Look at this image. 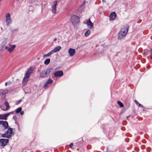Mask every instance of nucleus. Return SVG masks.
<instances>
[{"label":"nucleus","instance_id":"ea45409f","mask_svg":"<svg viewBox=\"0 0 152 152\" xmlns=\"http://www.w3.org/2000/svg\"><path fill=\"white\" fill-rule=\"evenodd\" d=\"M144 55H146V53H143Z\"/></svg>","mask_w":152,"mask_h":152},{"label":"nucleus","instance_id":"6ab92c4d","mask_svg":"<svg viewBox=\"0 0 152 152\" xmlns=\"http://www.w3.org/2000/svg\"><path fill=\"white\" fill-rule=\"evenodd\" d=\"M1 92L0 95L2 94H5L8 93V90L7 89H5L4 90H0Z\"/></svg>","mask_w":152,"mask_h":152},{"label":"nucleus","instance_id":"bb28decb","mask_svg":"<svg viewBox=\"0 0 152 152\" xmlns=\"http://www.w3.org/2000/svg\"><path fill=\"white\" fill-rule=\"evenodd\" d=\"M117 103L118 104H123L120 101H118L117 102Z\"/></svg>","mask_w":152,"mask_h":152},{"label":"nucleus","instance_id":"4be33fe9","mask_svg":"<svg viewBox=\"0 0 152 152\" xmlns=\"http://www.w3.org/2000/svg\"><path fill=\"white\" fill-rule=\"evenodd\" d=\"M90 31L89 30H87L85 33V36L86 37H88L90 34Z\"/></svg>","mask_w":152,"mask_h":152},{"label":"nucleus","instance_id":"39448f33","mask_svg":"<svg viewBox=\"0 0 152 152\" xmlns=\"http://www.w3.org/2000/svg\"><path fill=\"white\" fill-rule=\"evenodd\" d=\"M6 25L9 26L12 23V21L11 18V15L10 13H7L6 15Z\"/></svg>","mask_w":152,"mask_h":152},{"label":"nucleus","instance_id":"5701e85b","mask_svg":"<svg viewBox=\"0 0 152 152\" xmlns=\"http://www.w3.org/2000/svg\"><path fill=\"white\" fill-rule=\"evenodd\" d=\"M6 43H7L6 40H4L2 42L1 45L3 46H4L6 45Z\"/></svg>","mask_w":152,"mask_h":152},{"label":"nucleus","instance_id":"a211bd4d","mask_svg":"<svg viewBox=\"0 0 152 152\" xmlns=\"http://www.w3.org/2000/svg\"><path fill=\"white\" fill-rule=\"evenodd\" d=\"M53 53L52 51H50L47 54H44L43 55V57L44 58L46 57H48L50 56L51 55L53 54Z\"/></svg>","mask_w":152,"mask_h":152},{"label":"nucleus","instance_id":"e433bc0d","mask_svg":"<svg viewBox=\"0 0 152 152\" xmlns=\"http://www.w3.org/2000/svg\"><path fill=\"white\" fill-rule=\"evenodd\" d=\"M120 105V107H124V105Z\"/></svg>","mask_w":152,"mask_h":152},{"label":"nucleus","instance_id":"a878e982","mask_svg":"<svg viewBox=\"0 0 152 152\" xmlns=\"http://www.w3.org/2000/svg\"><path fill=\"white\" fill-rule=\"evenodd\" d=\"M48 84V83H47L46 82L45 83V85H44V88H46L47 87Z\"/></svg>","mask_w":152,"mask_h":152},{"label":"nucleus","instance_id":"c9c22d12","mask_svg":"<svg viewBox=\"0 0 152 152\" xmlns=\"http://www.w3.org/2000/svg\"><path fill=\"white\" fill-rule=\"evenodd\" d=\"M7 83H8V84H10L11 83V82H8Z\"/></svg>","mask_w":152,"mask_h":152},{"label":"nucleus","instance_id":"f8f14e48","mask_svg":"<svg viewBox=\"0 0 152 152\" xmlns=\"http://www.w3.org/2000/svg\"><path fill=\"white\" fill-rule=\"evenodd\" d=\"M75 49L72 48H70L68 50V53H69V56H73L75 53Z\"/></svg>","mask_w":152,"mask_h":152},{"label":"nucleus","instance_id":"393cba45","mask_svg":"<svg viewBox=\"0 0 152 152\" xmlns=\"http://www.w3.org/2000/svg\"><path fill=\"white\" fill-rule=\"evenodd\" d=\"M53 82V80L51 79H49L47 82V83L48 84L51 83Z\"/></svg>","mask_w":152,"mask_h":152},{"label":"nucleus","instance_id":"0eeeda50","mask_svg":"<svg viewBox=\"0 0 152 152\" xmlns=\"http://www.w3.org/2000/svg\"><path fill=\"white\" fill-rule=\"evenodd\" d=\"M14 112L12 111L4 114H0V120H6L7 119L8 116L11 114H14Z\"/></svg>","mask_w":152,"mask_h":152},{"label":"nucleus","instance_id":"20e7f679","mask_svg":"<svg viewBox=\"0 0 152 152\" xmlns=\"http://www.w3.org/2000/svg\"><path fill=\"white\" fill-rule=\"evenodd\" d=\"M12 133V129L11 128H10L8 129L6 132L4 134H2V136L4 137L10 138L11 137Z\"/></svg>","mask_w":152,"mask_h":152},{"label":"nucleus","instance_id":"c85d7f7f","mask_svg":"<svg viewBox=\"0 0 152 152\" xmlns=\"http://www.w3.org/2000/svg\"><path fill=\"white\" fill-rule=\"evenodd\" d=\"M20 114L21 115H23L24 114V112L23 111H21L20 112Z\"/></svg>","mask_w":152,"mask_h":152},{"label":"nucleus","instance_id":"dca6fc26","mask_svg":"<svg viewBox=\"0 0 152 152\" xmlns=\"http://www.w3.org/2000/svg\"><path fill=\"white\" fill-rule=\"evenodd\" d=\"M116 17V14L115 12H113L110 14V20H114Z\"/></svg>","mask_w":152,"mask_h":152},{"label":"nucleus","instance_id":"58836bf2","mask_svg":"<svg viewBox=\"0 0 152 152\" xmlns=\"http://www.w3.org/2000/svg\"><path fill=\"white\" fill-rule=\"evenodd\" d=\"M102 1L103 2H105V0H102Z\"/></svg>","mask_w":152,"mask_h":152},{"label":"nucleus","instance_id":"aec40b11","mask_svg":"<svg viewBox=\"0 0 152 152\" xmlns=\"http://www.w3.org/2000/svg\"><path fill=\"white\" fill-rule=\"evenodd\" d=\"M50 62V58H48L45 60L44 61V63L45 65H47Z\"/></svg>","mask_w":152,"mask_h":152},{"label":"nucleus","instance_id":"37998d69","mask_svg":"<svg viewBox=\"0 0 152 152\" xmlns=\"http://www.w3.org/2000/svg\"><path fill=\"white\" fill-rule=\"evenodd\" d=\"M39 59V58H37V59Z\"/></svg>","mask_w":152,"mask_h":152},{"label":"nucleus","instance_id":"f704fd0d","mask_svg":"<svg viewBox=\"0 0 152 152\" xmlns=\"http://www.w3.org/2000/svg\"><path fill=\"white\" fill-rule=\"evenodd\" d=\"M129 115L128 116H127L126 117V118L127 119H128V118H129Z\"/></svg>","mask_w":152,"mask_h":152},{"label":"nucleus","instance_id":"1a4fd4ad","mask_svg":"<svg viewBox=\"0 0 152 152\" xmlns=\"http://www.w3.org/2000/svg\"><path fill=\"white\" fill-rule=\"evenodd\" d=\"M9 139H0V144L1 146H6L9 142Z\"/></svg>","mask_w":152,"mask_h":152},{"label":"nucleus","instance_id":"2f4dec72","mask_svg":"<svg viewBox=\"0 0 152 152\" xmlns=\"http://www.w3.org/2000/svg\"><path fill=\"white\" fill-rule=\"evenodd\" d=\"M4 104H8V103L7 101H5L4 102Z\"/></svg>","mask_w":152,"mask_h":152},{"label":"nucleus","instance_id":"f3484780","mask_svg":"<svg viewBox=\"0 0 152 152\" xmlns=\"http://www.w3.org/2000/svg\"><path fill=\"white\" fill-rule=\"evenodd\" d=\"M61 48L60 46H58L56 47L54 49L52 50L53 53H56L58 52Z\"/></svg>","mask_w":152,"mask_h":152},{"label":"nucleus","instance_id":"6e6552de","mask_svg":"<svg viewBox=\"0 0 152 152\" xmlns=\"http://www.w3.org/2000/svg\"><path fill=\"white\" fill-rule=\"evenodd\" d=\"M9 46L10 47L6 46L5 49L10 53H11L14 51L16 46L15 45H11L10 44H9Z\"/></svg>","mask_w":152,"mask_h":152},{"label":"nucleus","instance_id":"f257e3e1","mask_svg":"<svg viewBox=\"0 0 152 152\" xmlns=\"http://www.w3.org/2000/svg\"><path fill=\"white\" fill-rule=\"evenodd\" d=\"M34 69V67L31 66L28 69L25 74V76L23 78L22 80V83L23 85H25L26 84L31 74L33 72Z\"/></svg>","mask_w":152,"mask_h":152},{"label":"nucleus","instance_id":"b1692460","mask_svg":"<svg viewBox=\"0 0 152 152\" xmlns=\"http://www.w3.org/2000/svg\"><path fill=\"white\" fill-rule=\"evenodd\" d=\"M10 30L11 31L14 32V31H17V28L13 29L12 28H10Z\"/></svg>","mask_w":152,"mask_h":152},{"label":"nucleus","instance_id":"423d86ee","mask_svg":"<svg viewBox=\"0 0 152 152\" xmlns=\"http://www.w3.org/2000/svg\"><path fill=\"white\" fill-rule=\"evenodd\" d=\"M51 71V69L45 70L43 71L40 74V76L42 77H45L47 76V75Z\"/></svg>","mask_w":152,"mask_h":152},{"label":"nucleus","instance_id":"c756f323","mask_svg":"<svg viewBox=\"0 0 152 152\" xmlns=\"http://www.w3.org/2000/svg\"><path fill=\"white\" fill-rule=\"evenodd\" d=\"M150 53L151 58L152 59V49L151 50Z\"/></svg>","mask_w":152,"mask_h":152},{"label":"nucleus","instance_id":"ddd939ff","mask_svg":"<svg viewBox=\"0 0 152 152\" xmlns=\"http://www.w3.org/2000/svg\"><path fill=\"white\" fill-rule=\"evenodd\" d=\"M0 125H2L4 129H7L8 127V124L7 121H0Z\"/></svg>","mask_w":152,"mask_h":152},{"label":"nucleus","instance_id":"9b49d317","mask_svg":"<svg viewBox=\"0 0 152 152\" xmlns=\"http://www.w3.org/2000/svg\"><path fill=\"white\" fill-rule=\"evenodd\" d=\"M86 23L88 28L90 29H92L94 27L93 24L91 22L90 19L86 21Z\"/></svg>","mask_w":152,"mask_h":152},{"label":"nucleus","instance_id":"7c9ffc66","mask_svg":"<svg viewBox=\"0 0 152 152\" xmlns=\"http://www.w3.org/2000/svg\"><path fill=\"white\" fill-rule=\"evenodd\" d=\"M134 102H135V103L136 104H139L138 102H137V101L136 100H134Z\"/></svg>","mask_w":152,"mask_h":152},{"label":"nucleus","instance_id":"a19ab883","mask_svg":"<svg viewBox=\"0 0 152 152\" xmlns=\"http://www.w3.org/2000/svg\"><path fill=\"white\" fill-rule=\"evenodd\" d=\"M56 40V38H55L54 39V41H55V40Z\"/></svg>","mask_w":152,"mask_h":152},{"label":"nucleus","instance_id":"2eb2a0df","mask_svg":"<svg viewBox=\"0 0 152 152\" xmlns=\"http://www.w3.org/2000/svg\"><path fill=\"white\" fill-rule=\"evenodd\" d=\"M63 72L61 71H57L54 73V75L56 77H61L63 76Z\"/></svg>","mask_w":152,"mask_h":152},{"label":"nucleus","instance_id":"412c9836","mask_svg":"<svg viewBox=\"0 0 152 152\" xmlns=\"http://www.w3.org/2000/svg\"><path fill=\"white\" fill-rule=\"evenodd\" d=\"M22 108L21 107H19L17 108L15 110V111L16 113H20L22 110Z\"/></svg>","mask_w":152,"mask_h":152},{"label":"nucleus","instance_id":"7ed1b4c3","mask_svg":"<svg viewBox=\"0 0 152 152\" xmlns=\"http://www.w3.org/2000/svg\"><path fill=\"white\" fill-rule=\"evenodd\" d=\"M71 20L73 25L75 26L79 22V18L77 16L73 15L71 17Z\"/></svg>","mask_w":152,"mask_h":152},{"label":"nucleus","instance_id":"79ce46f5","mask_svg":"<svg viewBox=\"0 0 152 152\" xmlns=\"http://www.w3.org/2000/svg\"><path fill=\"white\" fill-rule=\"evenodd\" d=\"M122 111H121V113L124 112V110H122Z\"/></svg>","mask_w":152,"mask_h":152},{"label":"nucleus","instance_id":"473e14b6","mask_svg":"<svg viewBox=\"0 0 152 152\" xmlns=\"http://www.w3.org/2000/svg\"><path fill=\"white\" fill-rule=\"evenodd\" d=\"M21 101V100H20L18 101V104H19L20 103Z\"/></svg>","mask_w":152,"mask_h":152},{"label":"nucleus","instance_id":"72a5a7b5","mask_svg":"<svg viewBox=\"0 0 152 152\" xmlns=\"http://www.w3.org/2000/svg\"><path fill=\"white\" fill-rule=\"evenodd\" d=\"M140 107H143V106L142 105H138Z\"/></svg>","mask_w":152,"mask_h":152},{"label":"nucleus","instance_id":"f03ea898","mask_svg":"<svg viewBox=\"0 0 152 152\" xmlns=\"http://www.w3.org/2000/svg\"><path fill=\"white\" fill-rule=\"evenodd\" d=\"M128 30V27H123L118 34V38L121 39L124 37L127 34Z\"/></svg>","mask_w":152,"mask_h":152},{"label":"nucleus","instance_id":"9d476101","mask_svg":"<svg viewBox=\"0 0 152 152\" xmlns=\"http://www.w3.org/2000/svg\"><path fill=\"white\" fill-rule=\"evenodd\" d=\"M57 1H55L53 2L52 5L51 11L53 13H55L56 11V6L57 5Z\"/></svg>","mask_w":152,"mask_h":152},{"label":"nucleus","instance_id":"cd10ccee","mask_svg":"<svg viewBox=\"0 0 152 152\" xmlns=\"http://www.w3.org/2000/svg\"><path fill=\"white\" fill-rule=\"evenodd\" d=\"M73 143H71L69 144V147L71 148H72V146H73Z\"/></svg>","mask_w":152,"mask_h":152},{"label":"nucleus","instance_id":"4468645a","mask_svg":"<svg viewBox=\"0 0 152 152\" xmlns=\"http://www.w3.org/2000/svg\"><path fill=\"white\" fill-rule=\"evenodd\" d=\"M0 108L4 111H7L10 108L9 105H0Z\"/></svg>","mask_w":152,"mask_h":152},{"label":"nucleus","instance_id":"4c0bfd02","mask_svg":"<svg viewBox=\"0 0 152 152\" xmlns=\"http://www.w3.org/2000/svg\"><path fill=\"white\" fill-rule=\"evenodd\" d=\"M7 84H8V83H7V82H6V83H5V85L6 86L7 85Z\"/></svg>","mask_w":152,"mask_h":152}]
</instances>
